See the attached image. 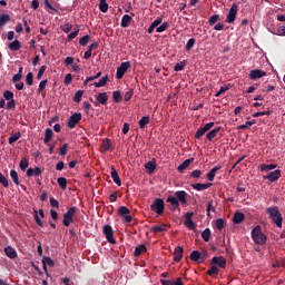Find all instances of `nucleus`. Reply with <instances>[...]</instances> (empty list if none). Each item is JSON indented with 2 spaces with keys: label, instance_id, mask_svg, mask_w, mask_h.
I'll use <instances>...</instances> for the list:
<instances>
[{
  "label": "nucleus",
  "instance_id": "10",
  "mask_svg": "<svg viewBox=\"0 0 285 285\" xmlns=\"http://www.w3.org/2000/svg\"><path fill=\"white\" fill-rule=\"evenodd\" d=\"M262 77H266V71L262 69H255L249 72V78L255 81V79H262Z\"/></svg>",
  "mask_w": 285,
  "mask_h": 285
},
{
  "label": "nucleus",
  "instance_id": "6",
  "mask_svg": "<svg viewBox=\"0 0 285 285\" xmlns=\"http://www.w3.org/2000/svg\"><path fill=\"white\" fill-rule=\"evenodd\" d=\"M237 17V6L234 3L228 11L226 23H233Z\"/></svg>",
  "mask_w": 285,
  "mask_h": 285
},
{
  "label": "nucleus",
  "instance_id": "31",
  "mask_svg": "<svg viewBox=\"0 0 285 285\" xmlns=\"http://www.w3.org/2000/svg\"><path fill=\"white\" fill-rule=\"evenodd\" d=\"M108 81H109L108 76H104L98 82H95V87L104 88V86H106V83H108Z\"/></svg>",
  "mask_w": 285,
  "mask_h": 285
},
{
  "label": "nucleus",
  "instance_id": "30",
  "mask_svg": "<svg viewBox=\"0 0 285 285\" xmlns=\"http://www.w3.org/2000/svg\"><path fill=\"white\" fill-rule=\"evenodd\" d=\"M9 21H10V14L2 13L0 16V28H3V26H6V23H8Z\"/></svg>",
  "mask_w": 285,
  "mask_h": 285
},
{
  "label": "nucleus",
  "instance_id": "8",
  "mask_svg": "<svg viewBox=\"0 0 285 285\" xmlns=\"http://www.w3.org/2000/svg\"><path fill=\"white\" fill-rule=\"evenodd\" d=\"M279 177H282V170L276 169L272 173H269L266 176H263V179H267L268 181H277V179H279Z\"/></svg>",
  "mask_w": 285,
  "mask_h": 285
},
{
  "label": "nucleus",
  "instance_id": "26",
  "mask_svg": "<svg viewBox=\"0 0 285 285\" xmlns=\"http://www.w3.org/2000/svg\"><path fill=\"white\" fill-rule=\"evenodd\" d=\"M150 230L151 233H166L167 227H166V224H161V225H156L151 227Z\"/></svg>",
  "mask_w": 285,
  "mask_h": 285
},
{
  "label": "nucleus",
  "instance_id": "57",
  "mask_svg": "<svg viewBox=\"0 0 285 285\" xmlns=\"http://www.w3.org/2000/svg\"><path fill=\"white\" fill-rule=\"evenodd\" d=\"M267 215H279V209L277 207L267 208Z\"/></svg>",
  "mask_w": 285,
  "mask_h": 285
},
{
  "label": "nucleus",
  "instance_id": "40",
  "mask_svg": "<svg viewBox=\"0 0 285 285\" xmlns=\"http://www.w3.org/2000/svg\"><path fill=\"white\" fill-rule=\"evenodd\" d=\"M99 10L100 12H108V2L106 0H100Z\"/></svg>",
  "mask_w": 285,
  "mask_h": 285
},
{
  "label": "nucleus",
  "instance_id": "42",
  "mask_svg": "<svg viewBox=\"0 0 285 285\" xmlns=\"http://www.w3.org/2000/svg\"><path fill=\"white\" fill-rule=\"evenodd\" d=\"M255 120L246 121L244 125L238 126V130H245V128H250V126H255Z\"/></svg>",
  "mask_w": 285,
  "mask_h": 285
},
{
  "label": "nucleus",
  "instance_id": "59",
  "mask_svg": "<svg viewBox=\"0 0 285 285\" xmlns=\"http://www.w3.org/2000/svg\"><path fill=\"white\" fill-rule=\"evenodd\" d=\"M190 177H193V179H199V177H202V170L195 169V170L190 174Z\"/></svg>",
  "mask_w": 285,
  "mask_h": 285
},
{
  "label": "nucleus",
  "instance_id": "1",
  "mask_svg": "<svg viewBox=\"0 0 285 285\" xmlns=\"http://www.w3.org/2000/svg\"><path fill=\"white\" fill-rule=\"evenodd\" d=\"M252 239L257 246H264L268 240V237L262 232V226L257 225L252 229Z\"/></svg>",
  "mask_w": 285,
  "mask_h": 285
},
{
  "label": "nucleus",
  "instance_id": "27",
  "mask_svg": "<svg viewBox=\"0 0 285 285\" xmlns=\"http://www.w3.org/2000/svg\"><path fill=\"white\" fill-rule=\"evenodd\" d=\"M146 250H148L146 245H139L135 248L134 255L135 257H139V255H141L142 253H146Z\"/></svg>",
  "mask_w": 285,
  "mask_h": 285
},
{
  "label": "nucleus",
  "instance_id": "2",
  "mask_svg": "<svg viewBox=\"0 0 285 285\" xmlns=\"http://www.w3.org/2000/svg\"><path fill=\"white\" fill-rule=\"evenodd\" d=\"M102 233L106 236L107 242H109V244H117V240L115 239V233L112 232V226L110 225H105L102 227Z\"/></svg>",
  "mask_w": 285,
  "mask_h": 285
},
{
  "label": "nucleus",
  "instance_id": "29",
  "mask_svg": "<svg viewBox=\"0 0 285 285\" xmlns=\"http://www.w3.org/2000/svg\"><path fill=\"white\" fill-rule=\"evenodd\" d=\"M20 49H21V42H19V40H14L11 43H9V50L17 52V50H20Z\"/></svg>",
  "mask_w": 285,
  "mask_h": 285
},
{
  "label": "nucleus",
  "instance_id": "41",
  "mask_svg": "<svg viewBox=\"0 0 285 285\" xmlns=\"http://www.w3.org/2000/svg\"><path fill=\"white\" fill-rule=\"evenodd\" d=\"M210 229L206 228L203 233H202V238L204 239V242H210Z\"/></svg>",
  "mask_w": 285,
  "mask_h": 285
},
{
  "label": "nucleus",
  "instance_id": "28",
  "mask_svg": "<svg viewBox=\"0 0 285 285\" xmlns=\"http://www.w3.org/2000/svg\"><path fill=\"white\" fill-rule=\"evenodd\" d=\"M131 21H132V17L125 14L121 19V28H128Z\"/></svg>",
  "mask_w": 285,
  "mask_h": 285
},
{
  "label": "nucleus",
  "instance_id": "11",
  "mask_svg": "<svg viewBox=\"0 0 285 285\" xmlns=\"http://www.w3.org/2000/svg\"><path fill=\"white\" fill-rule=\"evenodd\" d=\"M184 224L189 230H195V228H197V225L193 222V215H185Z\"/></svg>",
  "mask_w": 285,
  "mask_h": 285
},
{
  "label": "nucleus",
  "instance_id": "37",
  "mask_svg": "<svg viewBox=\"0 0 285 285\" xmlns=\"http://www.w3.org/2000/svg\"><path fill=\"white\" fill-rule=\"evenodd\" d=\"M50 139H52V129L47 128L46 131H45L43 142L49 144Z\"/></svg>",
  "mask_w": 285,
  "mask_h": 285
},
{
  "label": "nucleus",
  "instance_id": "7",
  "mask_svg": "<svg viewBox=\"0 0 285 285\" xmlns=\"http://www.w3.org/2000/svg\"><path fill=\"white\" fill-rule=\"evenodd\" d=\"M212 264L219 268H226V258H224V256H214L212 258Z\"/></svg>",
  "mask_w": 285,
  "mask_h": 285
},
{
  "label": "nucleus",
  "instance_id": "62",
  "mask_svg": "<svg viewBox=\"0 0 285 285\" xmlns=\"http://www.w3.org/2000/svg\"><path fill=\"white\" fill-rule=\"evenodd\" d=\"M33 218H35L36 224H38V226H43V222H41V219H43V215H40V216L35 215Z\"/></svg>",
  "mask_w": 285,
  "mask_h": 285
},
{
  "label": "nucleus",
  "instance_id": "39",
  "mask_svg": "<svg viewBox=\"0 0 285 285\" xmlns=\"http://www.w3.org/2000/svg\"><path fill=\"white\" fill-rule=\"evenodd\" d=\"M21 139V132H16L9 137V144H14V141H19Z\"/></svg>",
  "mask_w": 285,
  "mask_h": 285
},
{
  "label": "nucleus",
  "instance_id": "23",
  "mask_svg": "<svg viewBox=\"0 0 285 285\" xmlns=\"http://www.w3.org/2000/svg\"><path fill=\"white\" fill-rule=\"evenodd\" d=\"M111 178L117 186H121V178H119V174L115 167L111 168Z\"/></svg>",
  "mask_w": 285,
  "mask_h": 285
},
{
  "label": "nucleus",
  "instance_id": "53",
  "mask_svg": "<svg viewBox=\"0 0 285 285\" xmlns=\"http://www.w3.org/2000/svg\"><path fill=\"white\" fill-rule=\"evenodd\" d=\"M122 222L124 224H127V226H130V222H132V215H122Z\"/></svg>",
  "mask_w": 285,
  "mask_h": 285
},
{
  "label": "nucleus",
  "instance_id": "15",
  "mask_svg": "<svg viewBox=\"0 0 285 285\" xmlns=\"http://www.w3.org/2000/svg\"><path fill=\"white\" fill-rule=\"evenodd\" d=\"M42 266H43L45 273H48V266H55V261H52V258L48 256H45L42 258Z\"/></svg>",
  "mask_w": 285,
  "mask_h": 285
},
{
  "label": "nucleus",
  "instance_id": "45",
  "mask_svg": "<svg viewBox=\"0 0 285 285\" xmlns=\"http://www.w3.org/2000/svg\"><path fill=\"white\" fill-rule=\"evenodd\" d=\"M3 97L7 99V101H12L14 99V94L10 90H7L3 92Z\"/></svg>",
  "mask_w": 285,
  "mask_h": 285
},
{
  "label": "nucleus",
  "instance_id": "14",
  "mask_svg": "<svg viewBox=\"0 0 285 285\" xmlns=\"http://www.w3.org/2000/svg\"><path fill=\"white\" fill-rule=\"evenodd\" d=\"M193 161H195V158H189V159H186L185 161H183L177 167L178 173H184L186 170V168H188V166H190V164H193Z\"/></svg>",
  "mask_w": 285,
  "mask_h": 285
},
{
  "label": "nucleus",
  "instance_id": "24",
  "mask_svg": "<svg viewBox=\"0 0 285 285\" xmlns=\"http://www.w3.org/2000/svg\"><path fill=\"white\" fill-rule=\"evenodd\" d=\"M269 217L278 228H282V222H284V218H282V215H271Z\"/></svg>",
  "mask_w": 285,
  "mask_h": 285
},
{
  "label": "nucleus",
  "instance_id": "16",
  "mask_svg": "<svg viewBox=\"0 0 285 285\" xmlns=\"http://www.w3.org/2000/svg\"><path fill=\"white\" fill-rule=\"evenodd\" d=\"M210 186H213V184L210 183H206V184L197 183V184H193L191 188H194V190H206L207 188H210Z\"/></svg>",
  "mask_w": 285,
  "mask_h": 285
},
{
  "label": "nucleus",
  "instance_id": "20",
  "mask_svg": "<svg viewBox=\"0 0 285 285\" xmlns=\"http://www.w3.org/2000/svg\"><path fill=\"white\" fill-rule=\"evenodd\" d=\"M4 253L9 259H14V257H17V250L12 248V246L6 247Z\"/></svg>",
  "mask_w": 285,
  "mask_h": 285
},
{
  "label": "nucleus",
  "instance_id": "60",
  "mask_svg": "<svg viewBox=\"0 0 285 285\" xmlns=\"http://www.w3.org/2000/svg\"><path fill=\"white\" fill-rule=\"evenodd\" d=\"M0 184H2V186L4 188H8V186H9L8 178H6V176H3V174H0Z\"/></svg>",
  "mask_w": 285,
  "mask_h": 285
},
{
  "label": "nucleus",
  "instance_id": "17",
  "mask_svg": "<svg viewBox=\"0 0 285 285\" xmlns=\"http://www.w3.org/2000/svg\"><path fill=\"white\" fill-rule=\"evenodd\" d=\"M220 130H222V127H217V128L213 129L212 131H209L206 135V139H208V141H213L215 139V137H217V135H219Z\"/></svg>",
  "mask_w": 285,
  "mask_h": 285
},
{
  "label": "nucleus",
  "instance_id": "5",
  "mask_svg": "<svg viewBox=\"0 0 285 285\" xmlns=\"http://www.w3.org/2000/svg\"><path fill=\"white\" fill-rule=\"evenodd\" d=\"M151 210L154 213H157V215H161L164 213V199L157 198L150 206Z\"/></svg>",
  "mask_w": 285,
  "mask_h": 285
},
{
  "label": "nucleus",
  "instance_id": "47",
  "mask_svg": "<svg viewBox=\"0 0 285 285\" xmlns=\"http://www.w3.org/2000/svg\"><path fill=\"white\" fill-rule=\"evenodd\" d=\"M59 155L61 157H66L68 155V144H63L61 148L59 149Z\"/></svg>",
  "mask_w": 285,
  "mask_h": 285
},
{
  "label": "nucleus",
  "instance_id": "55",
  "mask_svg": "<svg viewBox=\"0 0 285 285\" xmlns=\"http://www.w3.org/2000/svg\"><path fill=\"white\" fill-rule=\"evenodd\" d=\"M28 166H29L28 159L22 158V159L20 160V169H21V170H26V169L28 168Z\"/></svg>",
  "mask_w": 285,
  "mask_h": 285
},
{
  "label": "nucleus",
  "instance_id": "56",
  "mask_svg": "<svg viewBox=\"0 0 285 285\" xmlns=\"http://www.w3.org/2000/svg\"><path fill=\"white\" fill-rule=\"evenodd\" d=\"M88 41H90V36H83L80 38L79 43L80 46H88Z\"/></svg>",
  "mask_w": 285,
  "mask_h": 285
},
{
  "label": "nucleus",
  "instance_id": "46",
  "mask_svg": "<svg viewBox=\"0 0 285 285\" xmlns=\"http://www.w3.org/2000/svg\"><path fill=\"white\" fill-rule=\"evenodd\" d=\"M81 97H83V91L82 90H78L75 96H73V101L76 104H79V101H81Z\"/></svg>",
  "mask_w": 285,
  "mask_h": 285
},
{
  "label": "nucleus",
  "instance_id": "64",
  "mask_svg": "<svg viewBox=\"0 0 285 285\" xmlns=\"http://www.w3.org/2000/svg\"><path fill=\"white\" fill-rule=\"evenodd\" d=\"M215 226H216V228H217L218 230H222V228H224V219L218 218V219L216 220Z\"/></svg>",
  "mask_w": 285,
  "mask_h": 285
},
{
  "label": "nucleus",
  "instance_id": "3",
  "mask_svg": "<svg viewBox=\"0 0 285 285\" xmlns=\"http://www.w3.org/2000/svg\"><path fill=\"white\" fill-rule=\"evenodd\" d=\"M191 262H197L198 264H204L206 262V253L200 254L199 250H193L189 255Z\"/></svg>",
  "mask_w": 285,
  "mask_h": 285
},
{
  "label": "nucleus",
  "instance_id": "19",
  "mask_svg": "<svg viewBox=\"0 0 285 285\" xmlns=\"http://www.w3.org/2000/svg\"><path fill=\"white\" fill-rule=\"evenodd\" d=\"M160 284L163 285H184V282L181 281V277H178L176 282H173L170 279H160Z\"/></svg>",
  "mask_w": 285,
  "mask_h": 285
},
{
  "label": "nucleus",
  "instance_id": "36",
  "mask_svg": "<svg viewBox=\"0 0 285 285\" xmlns=\"http://www.w3.org/2000/svg\"><path fill=\"white\" fill-rule=\"evenodd\" d=\"M168 204H170V206H173L174 208H177L179 206V200H177L176 196H169L167 198Z\"/></svg>",
  "mask_w": 285,
  "mask_h": 285
},
{
  "label": "nucleus",
  "instance_id": "4",
  "mask_svg": "<svg viewBox=\"0 0 285 285\" xmlns=\"http://www.w3.org/2000/svg\"><path fill=\"white\" fill-rule=\"evenodd\" d=\"M128 68H130V61L121 62L120 66L117 68V72H116L117 79H124V76L128 71Z\"/></svg>",
  "mask_w": 285,
  "mask_h": 285
},
{
  "label": "nucleus",
  "instance_id": "44",
  "mask_svg": "<svg viewBox=\"0 0 285 285\" xmlns=\"http://www.w3.org/2000/svg\"><path fill=\"white\" fill-rule=\"evenodd\" d=\"M245 218H246V216H244V215H234L233 223L234 224H242V222H244Z\"/></svg>",
  "mask_w": 285,
  "mask_h": 285
},
{
  "label": "nucleus",
  "instance_id": "43",
  "mask_svg": "<svg viewBox=\"0 0 285 285\" xmlns=\"http://www.w3.org/2000/svg\"><path fill=\"white\" fill-rule=\"evenodd\" d=\"M62 224L63 226H70L72 224V215H65Z\"/></svg>",
  "mask_w": 285,
  "mask_h": 285
},
{
  "label": "nucleus",
  "instance_id": "18",
  "mask_svg": "<svg viewBox=\"0 0 285 285\" xmlns=\"http://www.w3.org/2000/svg\"><path fill=\"white\" fill-rule=\"evenodd\" d=\"M97 102L101 104V106H106V104H108V94L107 92L98 94Z\"/></svg>",
  "mask_w": 285,
  "mask_h": 285
},
{
  "label": "nucleus",
  "instance_id": "34",
  "mask_svg": "<svg viewBox=\"0 0 285 285\" xmlns=\"http://www.w3.org/2000/svg\"><path fill=\"white\" fill-rule=\"evenodd\" d=\"M139 128L144 129L146 128V126H148V124H150V117L145 116L139 120Z\"/></svg>",
  "mask_w": 285,
  "mask_h": 285
},
{
  "label": "nucleus",
  "instance_id": "32",
  "mask_svg": "<svg viewBox=\"0 0 285 285\" xmlns=\"http://www.w3.org/2000/svg\"><path fill=\"white\" fill-rule=\"evenodd\" d=\"M218 273L219 268L217 267V265H212L207 271V275H209L210 277H215V275H217Z\"/></svg>",
  "mask_w": 285,
  "mask_h": 285
},
{
  "label": "nucleus",
  "instance_id": "48",
  "mask_svg": "<svg viewBox=\"0 0 285 285\" xmlns=\"http://www.w3.org/2000/svg\"><path fill=\"white\" fill-rule=\"evenodd\" d=\"M101 77V71H99L96 76H90L85 80V86H88L89 81H95V79H99Z\"/></svg>",
  "mask_w": 285,
  "mask_h": 285
},
{
  "label": "nucleus",
  "instance_id": "50",
  "mask_svg": "<svg viewBox=\"0 0 285 285\" xmlns=\"http://www.w3.org/2000/svg\"><path fill=\"white\" fill-rule=\"evenodd\" d=\"M186 68V62H178L175 65L174 70L175 72H180V70H184Z\"/></svg>",
  "mask_w": 285,
  "mask_h": 285
},
{
  "label": "nucleus",
  "instance_id": "35",
  "mask_svg": "<svg viewBox=\"0 0 285 285\" xmlns=\"http://www.w3.org/2000/svg\"><path fill=\"white\" fill-rule=\"evenodd\" d=\"M10 177H11L13 184H16V186H19V174H17V170L11 169Z\"/></svg>",
  "mask_w": 285,
  "mask_h": 285
},
{
  "label": "nucleus",
  "instance_id": "12",
  "mask_svg": "<svg viewBox=\"0 0 285 285\" xmlns=\"http://www.w3.org/2000/svg\"><path fill=\"white\" fill-rule=\"evenodd\" d=\"M181 257H184V247L176 246L174 250V262H181Z\"/></svg>",
  "mask_w": 285,
  "mask_h": 285
},
{
  "label": "nucleus",
  "instance_id": "38",
  "mask_svg": "<svg viewBox=\"0 0 285 285\" xmlns=\"http://www.w3.org/2000/svg\"><path fill=\"white\" fill-rule=\"evenodd\" d=\"M58 186H60V188H62V190H66V188H68V180L65 177H59Z\"/></svg>",
  "mask_w": 285,
  "mask_h": 285
},
{
  "label": "nucleus",
  "instance_id": "21",
  "mask_svg": "<svg viewBox=\"0 0 285 285\" xmlns=\"http://www.w3.org/2000/svg\"><path fill=\"white\" fill-rule=\"evenodd\" d=\"M39 175H41V168L36 167V168H29L27 170V177H39Z\"/></svg>",
  "mask_w": 285,
  "mask_h": 285
},
{
  "label": "nucleus",
  "instance_id": "25",
  "mask_svg": "<svg viewBox=\"0 0 285 285\" xmlns=\"http://www.w3.org/2000/svg\"><path fill=\"white\" fill-rule=\"evenodd\" d=\"M275 168H277V165H273V164H271V165L263 164L259 166V170L262 173H268L271 170H275Z\"/></svg>",
  "mask_w": 285,
  "mask_h": 285
},
{
  "label": "nucleus",
  "instance_id": "9",
  "mask_svg": "<svg viewBox=\"0 0 285 285\" xmlns=\"http://www.w3.org/2000/svg\"><path fill=\"white\" fill-rule=\"evenodd\" d=\"M79 121H81V114H73L68 120V128H75Z\"/></svg>",
  "mask_w": 285,
  "mask_h": 285
},
{
  "label": "nucleus",
  "instance_id": "22",
  "mask_svg": "<svg viewBox=\"0 0 285 285\" xmlns=\"http://www.w3.org/2000/svg\"><path fill=\"white\" fill-rule=\"evenodd\" d=\"M217 170H222V166H216L214 167L209 173H207V179L208 181H215V174Z\"/></svg>",
  "mask_w": 285,
  "mask_h": 285
},
{
  "label": "nucleus",
  "instance_id": "51",
  "mask_svg": "<svg viewBox=\"0 0 285 285\" xmlns=\"http://www.w3.org/2000/svg\"><path fill=\"white\" fill-rule=\"evenodd\" d=\"M112 97H114V101L116 104H119L121 101V91H114Z\"/></svg>",
  "mask_w": 285,
  "mask_h": 285
},
{
  "label": "nucleus",
  "instance_id": "58",
  "mask_svg": "<svg viewBox=\"0 0 285 285\" xmlns=\"http://www.w3.org/2000/svg\"><path fill=\"white\" fill-rule=\"evenodd\" d=\"M32 81H33L32 72L27 73V76H26L27 86H32Z\"/></svg>",
  "mask_w": 285,
  "mask_h": 285
},
{
  "label": "nucleus",
  "instance_id": "52",
  "mask_svg": "<svg viewBox=\"0 0 285 285\" xmlns=\"http://www.w3.org/2000/svg\"><path fill=\"white\" fill-rule=\"evenodd\" d=\"M132 95H135V91L132 89H128L125 92V101H130V99H132Z\"/></svg>",
  "mask_w": 285,
  "mask_h": 285
},
{
  "label": "nucleus",
  "instance_id": "63",
  "mask_svg": "<svg viewBox=\"0 0 285 285\" xmlns=\"http://www.w3.org/2000/svg\"><path fill=\"white\" fill-rule=\"evenodd\" d=\"M77 35H79V28H76L75 31L68 35L69 41H72V39H75Z\"/></svg>",
  "mask_w": 285,
  "mask_h": 285
},
{
  "label": "nucleus",
  "instance_id": "13",
  "mask_svg": "<svg viewBox=\"0 0 285 285\" xmlns=\"http://www.w3.org/2000/svg\"><path fill=\"white\" fill-rule=\"evenodd\" d=\"M175 197L177 202H180V204H187L186 198L188 197V194L185 190L176 191Z\"/></svg>",
  "mask_w": 285,
  "mask_h": 285
},
{
  "label": "nucleus",
  "instance_id": "33",
  "mask_svg": "<svg viewBox=\"0 0 285 285\" xmlns=\"http://www.w3.org/2000/svg\"><path fill=\"white\" fill-rule=\"evenodd\" d=\"M145 168L146 170H148V173H154L155 168H157V164L155 163V160L148 161L147 164H145Z\"/></svg>",
  "mask_w": 285,
  "mask_h": 285
},
{
  "label": "nucleus",
  "instance_id": "61",
  "mask_svg": "<svg viewBox=\"0 0 285 285\" xmlns=\"http://www.w3.org/2000/svg\"><path fill=\"white\" fill-rule=\"evenodd\" d=\"M195 46V39L191 38L187 41L186 46H185V50H190L193 47Z\"/></svg>",
  "mask_w": 285,
  "mask_h": 285
},
{
  "label": "nucleus",
  "instance_id": "54",
  "mask_svg": "<svg viewBox=\"0 0 285 285\" xmlns=\"http://www.w3.org/2000/svg\"><path fill=\"white\" fill-rule=\"evenodd\" d=\"M168 22H164L161 26H159L157 29H156V32H166V30H168Z\"/></svg>",
  "mask_w": 285,
  "mask_h": 285
},
{
  "label": "nucleus",
  "instance_id": "49",
  "mask_svg": "<svg viewBox=\"0 0 285 285\" xmlns=\"http://www.w3.org/2000/svg\"><path fill=\"white\" fill-rule=\"evenodd\" d=\"M118 215H130V209H128L126 206H121L118 208Z\"/></svg>",
  "mask_w": 285,
  "mask_h": 285
}]
</instances>
